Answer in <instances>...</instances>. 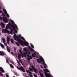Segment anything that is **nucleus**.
I'll use <instances>...</instances> for the list:
<instances>
[{
	"instance_id": "b1692460",
	"label": "nucleus",
	"mask_w": 77,
	"mask_h": 77,
	"mask_svg": "<svg viewBox=\"0 0 77 77\" xmlns=\"http://www.w3.org/2000/svg\"><path fill=\"white\" fill-rule=\"evenodd\" d=\"M30 45L32 48H34V46L31 43H30Z\"/></svg>"
},
{
	"instance_id": "c9c22d12",
	"label": "nucleus",
	"mask_w": 77,
	"mask_h": 77,
	"mask_svg": "<svg viewBox=\"0 0 77 77\" xmlns=\"http://www.w3.org/2000/svg\"><path fill=\"white\" fill-rule=\"evenodd\" d=\"M14 50H16V48L15 47H14Z\"/></svg>"
},
{
	"instance_id": "9d476101",
	"label": "nucleus",
	"mask_w": 77,
	"mask_h": 77,
	"mask_svg": "<svg viewBox=\"0 0 77 77\" xmlns=\"http://www.w3.org/2000/svg\"><path fill=\"white\" fill-rule=\"evenodd\" d=\"M3 43L5 45V46H6L7 51H8V52H9V53H10V52H11V51H10V50L9 49V47H8V45H7V43H5V42H4V43Z\"/></svg>"
},
{
	"instance_id": "0eeeda50",
	"label": "nucleus",
	"mask_w": 77,
	"mask_h": 77,
	"mask_svg": "<svg viewBox=\"0 0 77 77\" xmlns=\"http://www.w3.org/2000/svg\"><path fill=\"white\" fill-rule=\"evenodd\" d=\"M31 67L32 69L31 68H29V69L30 71H31V72H33V71H34L35 72V73H37V72H38V70H37L36 69V68H35V67L33 66V65H31Z\"/></svg>"
},
{
	"instance_id": "423d86ee",
	"label": "nucleus",
	"mask_w": 77,
	"mask_h": 77,
	"mask_svg": "<svg viewBox=\"0 0 77 77\" xmlns=\"http://www.w3.org/2000/svg\"><path fill=\"white\" fill-rule=\"evenodd\" d=\"M43 71L45 72V75L46 77H53V76L51 75L50 73V74H49L47 72H50V71L48 70V69H44Z\"/></svg>"
},
{
	"instance_id": "58836bf2",
	"label": "nucleus",
	"mask_w": 77,
	"mask_h": 77,
	"mask_svg": "<svg viewBox=\"0 0 77 77\" xmlns=\"http://www.w3.org/2000/svg\"><path fill=\"white\" fill-rule=\"evenodd\" d=\"M26 77H29L28 76H26Z\"/></svg>"
},
{
	"instance_id": "f257e3e1",
	"label": "nucleus",
	"mask_w": 77,
	"mask_h": 77,
	"mask_svg": "<svg viewBox=\"0 0 77 77\" xmlns=\"http://www.w3.org/2000/svg\"><path fill=\"white\" fill-rule=\"evenodd\" d=\"M12 27L13 29V30H14L15 33H17L18 31L17 30H15L17 29V30H18V26L16 24H15V22L14 20H12L11 19H10L9 20V22L8 24L6 26V29H2V32L3 33H9V34H11V35H13V33L14 34L13 35L14 38V36L15 37V35L17 36V37L19 39V38H21L22 40H25L24 38V37H22L21 34H19V35H16V34L14 32H13V30L12 29H10V31L8 30V29H11V27Z\"/></svg>"
},
{
	"instance_id": "20e7f679",
	"label": "nucleus",
	"mask_w": 77,
	"mask_h": 77,
	"mask_svg": "<svg viewBox=\"0 0 77 77\" xmlns=\"http://www.w3.org/2000/svg\"><path fill=\"white\" fill-rule=\"evenodd\" d=\"M28 48L29 50L32 52V56L33 57H37L38 55H39V53L38 52H35V50L32 49L30 46H28Z\"/></svg>"
},
{
	"instance_id": "6e6552de",
	"label": "nucleus",
	"mask_w": 77,
	"mask_h": 77,
	"mask_svg": "<svg viewBox=\"0 0 77 77\" xmlns=\"http://www.w3.org/2000/svg\"><path fill=\"white\" fill-rule=\"evenodd\" d=\"M16 67L17 69H19V70H21V71H22L24 72H26L25 70H24L23 67H20L19 68V67L17 66Z\"/></svg>"
},
{
	"instance_id": "4be33fe9",
	"label": "nucleus",
	"mask_w": 77,
	"mask_h": 77,
	"mask_svg": "<svg viewBox=\"0 0 77 77\" xmlns=\"http://www.w3.org/2000/svg\"><path fill=\"white\" fill-rule=\"evenodd\" d=\"M5 14H6V16H7V17L8 18H9L10 17V16H9V14L8 13H6Z\"/></svg>"
},
{
	"instance_id": "a211bd4d",
	"label": "nucleus",
	"mask_w": 77,
	"mask_h": 77,
	"mask_svg": "<svg viewBox=\"0 0 77 77\" xmlns=\"http://www.w3.org/2000/svg\"><path fill=\"white\" fill-rule=\"evenodd\" d=\"M2 9V8L0 7V9ZM2 13V14L3 15V16H4V17H5V14L3 13V12L1 10H0V13Z\"/></svg>"
},
{
	"instance_id": "5701e85b",
	"label": "nucleus",
	"mask_w": 77,
	"mask_h": 77,
	"mask_svg": "<svg viewBox=\"0 0 77 77\" xmlns=\"http://www.w3.org/2000/svg\"><path fill=\"white\" fill-rule=\"evenodd\" d=\"M2 39L3 40V43H5V42H6V41H5V39L4 38H2Z\"/></svg>"
},
{
	"instance_id": "f704fd0d",
	"label": "nucleus",
	"mask_w": 77,
	"mask_h": 77,
	"mask_svg": "<svg viewBox=\"0 0 77 77\" xmlns=\"http://www.w3.org/2000/svg\"><path fill=\"white\" fill-rule=\"evenodd\" d=\"M11 53L12 54V55H14V53H13V52H11Z\"/></svg>"
},
{
	"instance_id": "393cba45",
	"label": "nucleus",
	"mask_w": 77,
	"mask_h": 77,
	"mask_svg": "<svg viewBox=\"0 0 77 77\" xmlns=\"http://www.w3.org/2000/svg\"><path fill=\"white\" fill-rule=\"evenodd\" d=\"M10 67L11 68H14V66L13 65H12V64H10Z\"/></svg>"
},
{
	"instance_id": "4468645a",
	"label": "nucleus",
	"mask_w": 77,
	"mask_h": 77,
	"mask_svg": "<svg viewBox=\"0 0 77 77\" xmlns=\"http://www.w3.org/2000/svg\"><path fill=\"white\" fill-rule=\"evenodd\" d=\"M0 71H1L2 72L4 73L5 72V70H3L2 67H0Z\"/></svg>"
},
{
	"instance_id": "4c0bfd02",
	"label": "nucleus",
	"mask_w": 77,
	"mask_h": 77,
	"mask_svg": "<svg viewBox=\"0 0 77 77\" xmlns=\"http://www.w3.org/2000/svg\"><path fill=\"white\" fill-rule=\"evenodd\" d=\"M15 55H16V57H17V54H15Z\"/></svg>"
},
{
	"instance_id": "e433bc0d",
	"label": "nucleus",
	"mask_w": 77,
	"mask_h": 77,
	"mask_svg": "<svg viewBox=\"0 0 77 77\" xmlns=\"http://www.w3.org/2000/svg\"><path fill=\"white\" fill-rule=\"evenodd\" d=\"M2 19V17H0V20H1Z\"/></svg>"
},
{
	"instance_id": "6ab92c4d",
	"label": "nucleus",
	"mask_w": 77,
	"mask_h": 77,
	"mask_svg": "<svg viewBox=\"0 0 77 77\" xmlns=\"http://www.w3.org/2000/svg\"><path fill=\"white\" fill-rule=\"evenodd\" d=\"M5 55V53L3 52H0V55L1 56H3V55Z\"/></svg>"
},
{
	"instance_id": "2eb2a0df",
	"label": "nucleus",
	"mask_w": 77,
	"mask_h": 77,
	"mask_svg": "<svg viewBox=\"0 0 77 77\" xmlns=\"http://www.w3.org/2000/svg\"><path fill=\"white\" fill-rule=\"evenodd\" d=\"M18 59L19 61H20L21 63H22L21 61V60L20 59V58H21V54H19L18 55Z\"/></svg>"
},
{
	"instance_id": "412c9836",
	"label": "nucleus",
	"mask_w": 77,
	"mask_h": 77,
	"mask_svg": "<svg viewBox=\"0 0 77 77\" xmlns=\"http://www.w3.org/2000/svg\"><path fill=\"white\" fill-rule=\"evenodd\" d=\"M0 45L2 48H5V46H4L1 43H0Z\"/></svg>"
},
{
	"instance_id": "c756f323",
	"label": "nucleus",
	"mask_w": 77,
	"mask_h": 77,
	"mask_svg": "<svg viewBox=\"0 0 77 77\" xmlns=\"http://www.w3.org/2000/svg\"><path fill=\"white\" fill-rule=\"evenodd\" d=\"M17 62L18 63L19 65H20V62L18 61L17 60Z\"/></svg>"
},
{
	"instance_id": "2f4dec72",
	"label": "nucleus",
	"mask_w": 77,
	"mask_h": 77,
	"mask_svg": "<svg viewBox=\"0 0 77 77\" xmlns=\"http://www.w3.org/2000/svg\"><path fill=\"white\" fill-rule=\"evenodd\" d=\"M10 62L11 63H12V64H14V63L13 61H11Z\"/></svg>"
},
{
	"instance_id": "7ed1b4c3",
	"label": "nucleus",
	"mask_w": 77,
	"mask_h": 77,
	"mask_svg": "<svg viewBox=\"0 0 77 77\" xmlns=\"http://www.w3.org/2000/svg\"><path fill=\"white\" fill-rule=\"evenodd\" d=\"M23 50L24 52V56L25 57H26V56L28 57L27 59L28 60H30V59H32V56H29V54H30V52L28 51V49L26 48H24L23 49Z\"/></svg>"
},
{
	"instance_id": "f8f14e48",
	"label": "nucleus",
	"mask_w": 77,
	"mask_h": 77,
	"mask_svg": "<svg viewBox=\"0 0 77 77\" xmlns=\"http://www.w3.org/2000/svg\"><path fill=\"white\" fill-rule=\"evenodd\" d=\"M39 74L40 75V76L41 77H44V75H43V74H42V70H40L39 72Z\"/></svg>"
},
{
	"instance_id": "dca6fc26",
	"label": "nucleus",
	"mask_w": 77,
	"mask_h": 77,
	"mask_svg": "<svg viewBox=\"0 0 77 77\" xmlns=\"http://www.w3.org/2000/svg\"><path fill=\"white\" fill-rule=\"evenodd\" d=\"M19 51L20 53H21L22 54V58H23V57H24V53H22V51L21 50H19Z\"/></svg>"
},
{
	"instance_id": "f03ea898",
	"label": "nucleus",
	"mask_w": 77,
	"mask_h": 77,
	"mask_svg": "<svg viewBox=\"0 0 77 77\" xmlns=\"http://www.w3.org/2000/svg\"><path fill=\"white\" fill-rule=\"evenodd\" d=\"M14 39L15 40V41H16L19 43V44H20L22 46H23V47H24L25 46H27V45H29V43L27 41H26V40H23V42L21 40V39H20L16 35H15V36L14 37Z\"/></svg>"
},
{
	"instance_id": "9b49d317",
	"label": "nucleus",
	"mask_w": 77,
	"mask_h": 77,
	"mask_svg": "<svg viewBox=\"0 0 77 77\" xmlns=\"http://www.w3.org/2000/svg\"><path fill=\"white\" fill-rule=\"evenodd\" d=\"M26 72L27 73L29 74V76L31 77H33V75H32V73L29 70H26Z\"/></svg>"
},
{
	"instance_id": "f3484780",
	"label": "nucleus",
	"mask_w": 77,
	"mask_h": 77,
	"mask_svg": "<svg viewBox=\"0 0 77 77\" xmlns=\"http://www.w3.org/2000/svg\"><path fill=\"white\" fill-rule=\"evenodd\" d=\"M9 39H10V38L8 36L7 37V42L8 44H9Z\"/></svg>"
},
{
	"instance_id": "473e14b6",
	"label": "nucleus",
	"mask_w": 77,
	"mask_h": 77,
	"mask_svg": "<svg viewBox=\"0 0 77 77\" xmlns=\"http://www.w3.org/2000/svg\"><path fill=\"white\" fill-rule=\"evenodd\" d=\"M6 77H9V75L7 74H6Z\"/></svg>"
},
{
	"instance_id": "a878e982",
	"label": "nucleus",
	"mask_w": 77,
	"mask_h": 77,
	"mask_svg": "<svg viewBox=\"0 0 77 77\" xmlns=\"http://www.w3.org/2000/svg\"><path fill=\"white\" fill-rule=\"evenodd\" d=\"M15 43L16 44V45H17V46H20V44L18 43V42H15Z\"/></svg>"
},
{
	"instance_id": "bb28decb",
	"label": "nucleus",
	"mask_w": 77,
	"mask_h": 77,
	"mask_svg": "<svg viewBox=\"0 0 77 77\" xmlns=\"http://www.w3.org/2000/svg\"><path fill=\"white\" fill-rule=\"evenodd\" d=\"M11 43H12V44H14V41L13 40V39H11Z\"/></svg>"
},
{
	"instance_id": "7c9ffc66",
	"label": "nucleus",
	"mask_w": 77,
	"mask_h": 77,
	"mask_svg": "<svg viewBox=\"0 0 77 77\" xmlns=\"http://www.w3.org/2000/svg\"><path fill=\"white\" fill-rule=\"evenodd\" d=\"M33 75L35 77H38V76H37V75H36L34 74Z\"/></svg>"
},
{
	"instance_id": "c85d7f7f",
	"label": "nucleus",
	"mask_w": 77,
	"mask_h": 77,
	"mask_svg": "<svg viewBox=\"0 0 77 77\" xmlns=\"http://www.w3.org/2000/svg\"><path fill=\"white\" fill-rule=\"evenodd\" d=\"M6 63H8V64H9V61H8V60H7V59H6Z\"/></svg>"
},
{
	"instance_id": "1a4fd4ad",
	"label": "nucleus",
	"mask_w": 77,
	"mask_h": 77,
	"mask_svg": "<svg viewBox=\"0 0 77 77\" xmlns=\"http://www.w3.org/2000/svg\"><path fill=\"white\" fill-rule=\"evenodd\" d=\"M3 20L4 21V23H7L8 22V18L6 17H3Z\"/></svg>"
},
{
	"instance_id": "cd10ccee",
	"label": "nucleus",
	"mask_w": 77,
	"mask_h": 77,
	"mask_svg": "<svg viewBox=\"0 0 77 77\" xmlns=\"http://www.w3.org/2000/svg\"><path fill=\"white\" fill-rule=\"evenodd\" d=\"M0 76H3V74L1 72H0Z\"/></svg>"
},
{
	"instance_id": "aec40b11",
	"label": "nucleus",
	"mask_w": 77,
	"mask_h": 77,
	"mask_svg": "<svg viewBox=\"0 0 77 77\" xmlns=\"http://www.w3.org/2000/svg\"><path fill=\"white\" fill-rule=\"evenodd\" d=\"M3 11H4V13H5V14H6L7 13V11L5 9H3Z\"/></svg>"
},
{
	"instance_id": "72a5a7b5",
	"label": "nucleus",
	"mask_w": 77,
	"mask_h": 77,
	"mask_svg": "<svg viewBox=\"0 0 77 77\" xmlns=\"http://www.w3.org/2000/svg\"><path fill=\"white\" fill-rule=\"evenodd\" d=\"M41 69H43V68H42V66H41Z\"/></svg>"
},
{
	"instance_id": "39448f33",
	"label": "nucleus",
	"mask_w": 77,
	"mask_h": 77,
	"mask_svg": "<svg viewBox=\"0 0 77 77\" xmlns=\"http://www.w3.org/2000/svg\"><path fill=\"white\" fill-rule=\"evenodd\" d=\"M36 60L38 63H41L42 62V64L44 66V68H46V67H47V64L45 63L44 59H43V58H42V57H40L39 58V59H37Z\"/></svg>"
},
{
	"instance_id": "ddd939ff",
	"label": "nucleus",
	"mask_w": 77,
	"mask_h": 77,
	"mask_svg": "<svg viewBox=\"0 0 77 77\" xmlns=\"http://www.w3.org/2000/svg\"><path fill=\"white\" fill-rule=\"evenodd\" d=\"M0 26H1V27L3 28H4V27H5V24H4V23H3L2 22H1V23H0Z\"/></svg>"
}]
</instances>
